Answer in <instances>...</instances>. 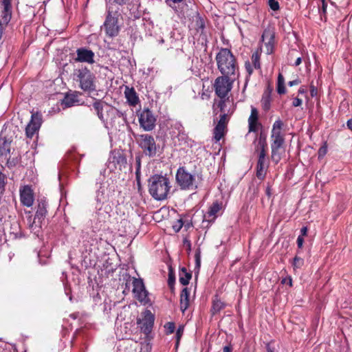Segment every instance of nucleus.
I'll return each instance as SVG.
<instances>
[{"label":"nucleus","mask_w":352,"mask_h":352,"mask_svg":"<svg viewBox=\"0 0 352 352\" xmlns=\"http://www.w3.org/2000/svg\"><path fill=\"white\" fill-rule=\"evenodd\" d=\"M172 186L166 175L155 174L148 179V190L151 196L157 201H163L170 194Z\"/></svg>","instance_id":"f257e3e1"},{"label":"nucleus","mask_w":352,"mask_h":352,"mask_svg":"<svg viewBox=\"0 0 352 352\" xmlns=\"http://www.w3.org/2000/svg\"><path fill=\"white\" fill-rule=\"evenodd\" d=\"M217 68L223 76L236 78L239 65L236 57L227 48H221L216 56Z\"/></svg>","instance_id":"f03ea898"},{"label":"nucleus","mask_w":352,"mask_h":352,"mask_svg":"<svg viewBox=\"0 0 352 352\" xmlns=\"http://www.w3.org/2000/svg\"><path fill=\"white\" fill-rule=\"evenodd\" d=\"M95 79V75L87 67H81L74 71V80L79 82L80 88L84 91L96 90Z\"/></svg>","instance_id":"7ed1b4c3"},{"label":"nucleus","mask_w":352,"mask_h":352,"mask_svg":"<svg viewBox=\"0 0 352 352\" xmlns=\"http://www.w3.org/2000/svg\"><path fill=\"white\" fill-rule=\"evenodd\" d=\"M176 181L182 190H193L197 188L196 176L184 167H180L176 173Z\"/></svg>","instance_id":"20e7f679"},{"label":"nucleus","mask_w":352,"mask_h":352,"mask_svg":"<svg viewBox=\"0 0 352 352\" xmlns=\"http://www.w3.org/2000/svg\"><path fill=\"white\" fill-rule=\"evenodd\" d=\"M136 141L144 153L153 157L157 153V145L154 138L149 134H141L135 136Z\"/></svg>","instance_id":"39448f33"},{"label":"nucleus","mask_w":352,"mask_h":352,"mask_svg":"<svg viewBox=\"0 0 352 352\" xmlns=\"http://www.w3.org/2000/svg\"><path fill=\"white\" fill-rule=\"evenodd\" d=\"M234 79L233 77L223 75L217 77L214 83L215 94L221 99L226 98L232 89Z\"/></svg>","instance_id":"423d86ee"},{"label":"nucleus","mask_w":352,"mask_h":352,"mask_svg":"<svg viewBox=\"0 0 352 352\" xmlns=\"http://www.w3.org/2000/svg\"><path fill=\"white\" fill-rule=\"evenodd\" d=\"M140 126L146 131H151L155 126L156 118L148 108L144 109L139 116Z\"/></svg>","instance_id":"0eeeda50"},{"label":"nucleus","mask_w":352,"mask_h":352,"mask_svg":"<svg viewBox=\"0 0 352 352\" xmlns=\"http://www.w3.org/2000/svg\"><path fill=\"white\" fill-rule=\"evenodd\" d=\"M42 124V115L38 112L32 113L31 120L25 128L26 136L32 138L38 132Z\"/></svg>","instance_id":"6e6552de"},{"label":"nucleus","mask_w":352,"mask_h":352,"mask_svg":"<svg viewBox=\"0 0 352 352\" xmlns=\"http://www.w3.org/2000/svg\"><path fill=\"white\" fill-rule=\"evenodd\" d=\"M261 40L264 44L265 53L267 54H272L274 52L276 43L274 31L271 28L265 29L261 36Z\"/></svg>","instance_id":"1a4fd4ad"},{"label":"nucleus","mask_w":352,"mask_h":352,"mask_svg":"<svg viewBox=\"0 0 352 352\" xmlns=\"http://www.w3.org/2000/svg\"><path fill=\"white\" fill-rule=\"evenodd\" d=\"M94 52L86 47L78 48L76 51V56L74 57V60L77 63H85L87 64H93L94 60Z\"/></svg>","instance_id":"9d476101"},{"label":"nucleus","mask_w":352,"mask_h":352,"mask_svg":"<svg viewBox=\"0 0 352 352\" xmlns=\"http://www.w3.org/2000/svg\"><path fill=\"white\" fill-rule=\"evenodd\" d=\"M142 319H138L137 323L140 324L141 331L145 334L148 335L153 329L154 324V316L149 310L144 312Z\"/></svg>","instance_id":"9b49d317"},{"label":"nucleus","mask_w":352,"mask_h":352,"mask_svg":"<svg viewBox=\"0 0 352 352\" xmlns=\"http://www.w3.org/2000/svg\"><path fill=\"white\" fill-rule=\"evenodd\" d=\"M117 23L118 21L116 17L112 16L110 14L107 16L104 23V28L109 36L113 37L118 34L119 28Z\"/></svg>","instance_id":"f8f14e48"},{"label":"nucleus","mask_w":352,"mask_h":352,"mask_svg":"<svg viewBox=\"0 0 352 352\" xmlns=\"http://www.w3.org/2000/svg\"><path fill=\"white\" fill-rule=\"evenodd\" d=\"M20 199L23 205L30 207L34 203V193L30 186H25L20 189Z\"/></svg>","instance_id":"ddd939ff"},{"label":"nucleus","mask_w":352,"mask_h":352,"mask_svg":"<svg viewBox=\"0 0 352 352\" xmlns=\"http://www.w3.org/2000/svg\"><path fill=\"white\" fill-rule=\"evenodd\" d=\"M3 9L0 16V26L3 29L10 22L12 17L11 1L3 3Z\"/></svg>","instance_id":"4468645a"},{"label":"nucleus","mask_w":352,"mask_h":352,"mask_svg":"<svg viewBox=\"0 0 352 352\" xmlns=\"http://www.w3.org/2000/svg\"><path fill=\"white\" fill-rule=\"evenodd\" d=\"M261 123L258 122V111L256 108L251 107V113L248 118V131L249 132H257Z\"/></svg>","instance_id":"2eb2a0df"},{"label":"nucleus","mask_w":352,"mask_h":352,"mask_svg":"<svg viewBox=\"0 0 352 352\" xmlns=\"http://www.w3.org/2000/svg\"><path fill=\"white\" fill-rule=\"evenodd\" d=\"M125 97L129 104L135 107L139 102V98L133 88L126 87L124 91Z\"/></svg>","instance_id":"dca6fc26"},{"label":"nucleus","mask_w":352,"mask_h":352,"mask_svg":"<svg viewBox=\"0 0 352 352\" xmlns=\"http://www.w3.org/2000/svg\"><path fill=\"white\" fill-rule=\"evenodd\" d=\"M46 213V204L45 202L39 203L34 218V223H38V226H39L41 220L45 217Z\"/></svg>","instance_id":"f3484780"},{"label":"nucleus","mask_w":352,"mask_h":352,"mask_svg":"<svg viewBox=\"0 0 352 352\" xmlns=\"http://www.w3.org/2000/svg\"><path fill=\"white\" fill-rule=\"evenodd\" d=\"M190 292L188 288H184L180 294V309L184 313L189 305Z\"/></svg>","instance_id":"a211bd4d"},{"label":"nucleus","mask_w":352,"mask_h":352,"mask_svg":"<svg viewBox=\"0 0 352 352\" xmlns=\"http://www.w3.org/2000/svg\"><path fill=\"white\" fill-rule=\"evenodd\" d=\"M283 126V122L280 120L278 119L274 122L271 131V138H284L281 133Z\"/></svg>","instance_id":"6ab92c4d"},{"label":"nucleus","mask_w":352,"mask_h":352,"mask_svg":"<svg viewBox=\"0 0 352 352\" xmlns=\"http://www.w3.org/2000/svg\"><path fill=\"white\" fill-rule=\"evenodd\" d=\"M222 206L221 204L216 201L212 204L209 208V210L206 215L208 218H210L209 221H212L216 219L217 213L221 210Z\"/></svg>","instance_id":"aec40b11"},{"label":"nucleus","mask_w":352,"mask_h":352,"mask_svg":"<svg viewBox=\"0 0 352 352\" xmlns=\"http://www.w3.org/2000/svg\"><path fill=\"white\" fill-rule=\"evenodd\" d=\"M192 277L190 272H188L185 267H182L179 272V283L183 285H187Z\"/></svg>","instance_id":"412c9836"},{"label":"nucleus","mask_w":352,"mask_h":352,"mask_svg":"<svg viewBox=\"0 0 352 352\" xmlns=\"http://www.w3.org/2000/svg\"><path fill=\"white\" fill-rule=\"evenodd\" d=\"M265 160L258 159L256 166V176L258 179H264L265 175Z\"/></svg>","instance_id":"4be33fe9"},{"label":"nucleus","mask_w":352,"mask_h":352,"mask_svg":"<svg viewBox=\"0 0 352 352\" xmlns=\"http://www.w3.org/2000/svg\"><path fill=\"white\" fill-rule=\"evenodd\" d=\"M78 96L75 94H67L63 100V104L66 107H70L78 102Z\"/></svg>","instance_id":"5701e85b"},{"label":"nucleus","mask_w":352,"mask_h":352,"mask_svg":"<svg viewBox=\"0 0 352 352\" xmlns=\"http://www.w3.org/2000/svg\"><path fill=\"white\" fill-rule=\"evenodd\" d=\"M227 126L217 124L214 129V138L216 142L219 141L225 135Z\"/></svg>","instance_id":"b1692460"},{"label":"nucleus","mask_w":352,"mask_h":352,"mask_svg":"<svg viewBox=\"0 0 352 352\" xmlns=\"http://www.w3.org/2000/svg\"><path fill=\"white\" fill-rule=\"evenodd\" d=\"M146 289L143 280L142 279L134 278L133 281V293L134 296L142 292Z\"/></svg>","instance_id":"393cba45"},{"label":"nucleus","mask_w":352,"mask_h":352,"mask_svg":"<svg viewBox=\"0 0 352 352\" xmlns=\"http://www.w3.org/2000/svg\"><path fill=\"white\" fill-rule=\"evenodd\" d=\"M135 298L138 300L143 305H151V300L149 298V294L146 289L142 291L135 296Z\"/></svg>","instance_id":"a878e982"},{"label":"nucleus","mask_w":352,"mask_h":352,"mask_svg":"<svg viewBox=\"0 0 352 352\" xmlns=\"http://www.w3.org/2000/svg\"><path fill=\"white\" fill-rule=\"evenodd\" d=\"M272 154L271 159L275 163L278 164L281 159V153L280 148L271 146Z\"/></svg>","instance_id":"bb28decb"},{"label":"nucleus","mask_w":352,"mask_h":352,"mask_svg":"<svg viewBox=\"0 0 352 352\" xmlns=\"http://www.w3.org/2000/svg\"><path fill=\"white\" fill-rule=\"evenodd\" d=\"M277 92L279 94H284L286 92V89H285V79H284L283 76L281 74H279L278 76Z\"/></svg>","instance_id":"cd10ccee"},{"label":"nucleus","mask_w":352,"mask_h":352,"mask_svg":"<svg viewBox=\"0 0 352 352\" xmlns=\"http://www.w3.org/2000/svg\"><path fill=\"white\" fill-rule=\"evenodd\" d=\"M93 107H94V110L96 111L99 119L101 120H104V116L102 114L103 102H102L100 100H96L94 102Z\"/></svg>","instance_id":"c85d7f7f"},{"label":"nucleus","mask_w":352,"mask_h":352,"mask_svg":"<svg viewBox=\"0 0 352 352\" xmlns=\"http://www.w3.org/2000/svg\"><path fill=\"white\" fill-rule=\"evenodd\" d=\"M251 59L253 64V67L256 69H260V53L258 52V50L252 54Z\"/></svg>","instance_id":"c756f323"},{"label":"nucleus","mask_w":352,"mask_h":352,"mask_svg":"<svg viewBox=\"0 0 352 352\" xmlns=\"http://www.w3.org/2000/svg\"><path fill=\"white\" fill-rule=\"evenodd\" d=\"M271 146L282 148L285 142L284 138H271Z\"/></svg>","instance_id":"7c9ffc66"},{"label":"nucleus","mask_w":352,"mask_h":352,"mask_svg":"<svg viewBox=\"0 0 352 352\" xmlns=\"http://www.w3.org/2000/svg\"><path fill=\"white\" fill-rule=\"evenodd\" d=\"M141 159L140 156L135 157V175L136 179L139 183L140 177Z\"/></svg>","instance_id":"2f4dec72"},{"label":"nucleus","mask_w":352,"mask_h":352,"mask_svg":"<svg viewBox=\"0 0 352 352\" xmlns=\"http://www.w3.org/2000/svg\"><path fill=\"white\" fill-rule=\"evenodd\" d=\"M263 109L267 111L270 108V97L269 95L263 96L261 100Z\"/></svg>","instance_id":"473e14b6"},{"label":"nucleus","mask_w":352,"mask_h":352,"mask_svg":"<svg viewBox=\"0 0 352 352\" xmlns=\"http://www.w3.org/2000/svg\"><path fill=\"white\" fill-rule=\"evenodd\" d=\"M327 3H322L321 6L319 7V13L322 20H327Z\"/></svg>","instance_id":"72a5a7b5"},{"label":"nucleus","mask_w":352,"mask_h":352,"mask_svg":"<svg viewBox=\"0 0 352 352\" xmlns=\"http://www.w3.org/2000/svg\"><path fill=\"white\" fill-rule=\"evenodd\" d=\"M224 305L220 300H216L213 302L212 309L214 312H218L223 308Z\"/></svg>","instance_id":"f704fd0d"},{"label":"nucleus","mask_w":352,"mask_h":352,"mask_svg":"<svg viewBox=\"0 0 352 352\" xmlns=\"http://www.w3.org/2000/svg\"><path fill=\"white\" fill-rule=\"evenodd\" d=\"M113 159V162H116L118 164H120V166L126 163V158L120 154L115 155Z\"/></svg>","instance_id":"c9c22d12"},{"label":"nucleus","mask_w":352,"mask_h":352,"mask_svg":"<svg viewBox=\"0 0 352 352\" xmlns=\"http://www.w3.org/2000/svg\"><path fill=\"white\" fill-rule=\"evenodd\" d=\"M228 122V114L223 113V114H221L220 116V119L217 124L227 126Z\"/></svg>","instance_id":"e433bc0d"},{"label":"nucleus","mask_w":352,"mask_h":352,"mask_svg":"<svg viewBox=\"0 0 352 352\" xmlns=\"http://www.w3.org/2000/svg\"><path fill=\"white\" fill-rule=\"evenodd\" d=\"M268 5L274 11L278 10L280 8L279 3L276 0H268Z\"/></svg>","instance_id":"4c0bfd02"},{"label":"nucleus","mask_w":352,"mask_h":352,"mask_svg":"<svg viewBox=\"0 0 352 352\" xmlns=\"http://www.w3.org/2000/svg\"><path fill=\"white\" fill-rule=\"evenodd\" d=\"M183 225V221L182 219H178L173 225V229L175 232H178L182 228Z\"/></svg>","instance_id":"58836bf2"},{"label":"nucleus","mask_w":352,"mask_h":352,"mask_svg":"<svg viewBox=\"0 0 352 352\" xmlns=\"http://www.w3.org/2000/svg\"><path fill=\"white\" fill-rule=\"evenodd\" d=\"M258 142V147L267 146L266 137L263 135L262 133L260 134Z\"/></svg>","instance_id":"ea45409f"},{"label":"nucleus","mask_w":352,"mask_h":352,"mask_svg":"<svg viewBox=\"0 0 352 352\" xmlns=\"http://www.w3.org/2000/svg\"><path fill=\"white\" fill-rule=\"evenodd\" d=\"M164 327L166 330V333L168 334L173 333L175 331V326L173 322H168L164 325Z\"/></svg>","instance_id":"a19ab883"},{"label":"nucleus","mask_w":352,"mask_h":352,"mask_svg":"<svg viewBox=\"0 0 352 352\" xmlns=\"http://www.w3.org/2000/svg\"><path fill=\"white\" fill-rule=\"evenodd\" d=\"M9 151H10L9 144L6 142H4L3 143V144L0 146L1 155L6 154L7 152L9 153Z\"/></svg>","instance_id":"79ce46f5"},{"label":"nucleus","mask_w":352,"mask_h":352,"mask_svg":"<svg viewBox=\"0 0 352 352\" xmlns=\"http://www.w3.org/2000/svg\"><path fill=\"white\" fill-rule=\"evenodd\" d=\"M175 280V275L173 274V272L171 269H170L169 273H168V285L170 287H171L174 284Z\"/></svg>","instance_id":"37998d69"},{"label":"nucleus","mask_w":352,"mask_h":352,"mask_svg":"<svg viewBox=\"0 0 352 352\" xmlns=\"http://www.w3.org/2000/svg\"><path fill=\"white\" fill-rule=\"evenodd\" d=\"M183 333H184V327H182V326L179 327V328L177 329V330L176 331L177 344H179V340H180L181 337L182 336Z\"/></svg>","instance_id":"c03bdc74"},{"label":"nucleus","mask_w":352,"mask_h":352,"mask_svg":"<svg viewBox=\"0 0 352 352\" xmlns=\"http://www.w3.org/2000/svg\"><path fill=\"white\" fill-rule=\"evenodd\" d=\"M195 258L196 265L197 267H199L200 264H201V252H200L199 249L197 250L195 255Z\"/></svg>","instance_id":"a18cd8bd"},{"label":"nucleus","mask_w":352,"mask_h":352,"mask_svg":"<svg viewBox=\"0 0 352 352\" xmlns=\"http://www.w3.org/2000/svg\"><path fill=\"white\" fill-rule=\"evenodd\" d=\"M5 186V175L0 172V192L2 193Z\"/></svg>","instance_id":"49530a36"},{"label":"nucleus","mask_w":352,"mask_h":352,"mask_svg":"<svg viewBox=\"0 0 352 352\" xmlns=\"http://www.w3.org/2000/svg\"><path fill=\"white\" fill-rule=\"evenodd\" d=\"M260 148V153L258 155V159L259 160H265V156H266V147H258Z\"/></svg>","instance_id":"de8ad7c7"},{"label":"nucleus","mask_w":352,"mask_h":352,"mask_svg":"<svg viewBox=\"0 0 352 352\" xmlns=\"http://www.w3.org/2000/svg\"><path fill=\"white\" fill-rule=\"evenodd\" d=\"M327 151V148L326 146H321L318 151V157L320 158L324 157L326 155Z\"/></svg>","instance_id":"09e8293b"},{"label":"nucleus","mask_w":352,"mask_h":352,"mask_svg":"<svg viewBox=\"0 0 352 352\" xmlns=\"http://www.w3.org/2000/svg\"><path fill=\"white\" fill-rule=\"evenodd\" d=\"M245 69H246L247 72L248 73L249 76H250L253 72L252 65H251V63L249 61H247L245 63Z\"/></svg>","instance_id":"8fccbe9b"},{"label":"nucleus","mask_w":352,"mask_h":352,"mask_svg":"<svg viewBox=\"0 0 352 352\" xmlns=\"http://www.w3.org/2000/svg\"><path fill=\"white\" fill-rule=\"evenodd\" d=\"M184 246L186 248L188 253H190L191 250V243L189 240L184 239L183 241Z\"/></svg>","instance_id":"3c124183"},{"label":"nucleus","mask_w":352,"mask_h":352,"mask_svg":"<svg viewBox=\"0 0 352 352\" xmlns=\"http://www.w3.org/2000/svg\"><path fill=\"white\" fill-rule=\"evenodd\" d=\"M303 264V259L300 257L296 256L294 259V265L296 267H300Z\"/></svg>","instance_id":"603ef678"},{"label":"nucleus","mask_w":352,"mask_h":352,"mask_svg":"<svg viewBox=\"0 0 352 352\" xmlns=\"http://www.w3.org/2000/svg\"><path fill=\"white\" fill-rule=\"evenodd\" d=\"M310 94H311V97H315L318 94V89L313 85H311V86H310Z\"/></svg>","instance_id":"864d4df0"},{"label":"nucleus","mask_w":352,"mask_h":352,"mask_svg":"<svg viewBox=\"0 0 352 352\" xmlns=\"http://www.w3.org/2000/svg\"><path fill=\"white\" fill-rule=\"evenodd\" d=\"M302 101L301 99H300L298 98H295L293 100L292 105L294 107H297L300 106L302 104Z\"/></svg>","instance_id":"5fc2aeb1"},{"label":"nucleus","mask_w":352,"mask_h":352,"mask_svg":"<svg viewBox=\"0 0 352 352\" xmlns=\"http://www.w3.org/2000/svg\"><path fill=\"white\" fill-rule=\"evenodd\" d=\"M197 25L199 28L204 29V20L201 18H199L197 21Z\"/></svg>","instance_id":"6e6d98bb"},{"label":"nucleus","mask_w":352,"mask_h":352,"mask_svg":"<svg viewBox=\"0 0 352 352\" xmlns=\"http://www.w3.org/2000/svg\"><path fill=\"white\" fill-rule=\"evenodd\" d=\"M304 242L303 237L302 236H298L297 239V245L299 248H301L302 247Z\"/></svg>","instance_id":"4d7b16f0"},{"label":"nucleus","mask_w":352,"mask_h":352,"mask_svg":"<svg viewBox=\"0 0 352 352\" xmlns=\"http://www.w3.org/2000/svg\"><path fill=\"white\" fill-rule=\"evenodd\" d=\"M300 83V81L298 79H296V80L289 81L288 82V85L290 86V87H292L294 85H298Z\"/></svg>","instance_id":"13d9d810"},{"label":"nucleus","mask_w":352,"mask_h":352,"mask_svg":"<svg viewBox=\"0 0 352 352\" xmlns=\"http://www.w3.org/2000/svg\"><path fill=\"white\" fill-rule=\"evenodd\" d=\"M282 283H287L289 284V286H292V280L290 277H289L288 278H285L282 280Z\"/></svg>","instance_id":"bf43d9fd"},{"label":"nucleus","mask_w":352,"mask_h":352,"mask_svg":"<svg viewBox=\"0 0 352 352\" xmlns=\"http://www.w3.org/2000/svg\"><path fill=\"white\" fill-rule=\"evenodd\" d=\"M300 233H301V235L302 237L303 236H305L307 235V227H302L300 230Z\"/></svg>","instance_id":"052dcab7"},{"label":"nucleus","mask_w":352,"mask_h":352,"mask_svg":"<svg viewBox=\"0 0 352 352\" xmlns=\"http://www.w3.org/2000/svg\"><path fill=\"white\" fill-rule=\"evenodd\" d=\"M223 352H232V348L231 346H226L223 347Z\"/></svg>","instance_id":"680f3d73"},{"label":"nucleus","mask_w":352,"mask_h":352,"mask_svg":"<svg viewBox=\"0 0 352 352\" xmlns=\"http://www.w3.org/2000/svg\"><path fill=\"white\" fill-rule=\"evenodd\" d=\"M265 193L269 197L271 196V188L269 185L266 188Z\"/></svg>","instance_id":"e2e57ef3"},{"label":"nucleus","mask_w":352,"mask_h":352,"mask_svg":"<svg viewBox=\"0 0 352 352\" xmlns=\"http://www.w3.org/2000/svg\"><path fill=\"white\" fill-rule=\"evenodd\" d=\"M113 2L120 5L125 3L128 0H112Z\"/></svg>","instance_id":"0e129e2a"},{"label":"nucleus","mask_w":352,"mask_h":352,"mask_svg":"<svg viewBox=\"0 0 352 352\" xmlns=\"http://www.w3.org/2000/svg\"><path fill=\"white\" fill-rule=\"evenodd\" d=\"M301 63H302V59L300 57H298L296 58L294 65H295V66H298Z\"/></svg>","instance_id":"69168bd1"},{"label":"nucleus","mask_w":352,"mask_h":352,"mask_svg":"<svg viewBox=\"0 0 352 352\" xmlns=\"http://www.w3.org/2000/svg\"><path fill=\"white\" fill-rule=\"evenodd\" d=\"M346 124H347L348 128H349L350 130H351V131H352V119L349 120L347 121Z\"/></svg>","instance_id":"338daca9"},{"label":"nucleus","mask_w":352,"mask_h":352,"mask_svg":"<svg viewBox=\"0 0 352 352\" xmlns=\"http://www.w3.org/2000/svg\"><path fill=\"white\" fill-rule=\"evenodd\" d=\"M306 92V89L305 87H300V89H298V93L299 94H304Z\"/></svg>","instance_id":"774afa93"}]
</instances>
